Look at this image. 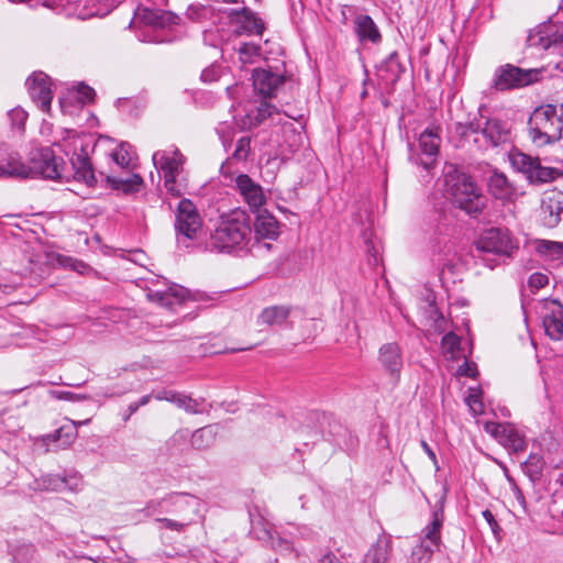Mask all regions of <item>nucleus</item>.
I'll return each mask as SVG.
<instances>
[{
    "label": "nucleus",
    "instance_id": "nucleus-1",
    "mask_svg": "<svg viewBox=\"0 0 563 563\" xmlns=\"http://www.w3.org/2000/svg\"><path fill=\"white\" fill-rule=\"evenodd\" d=\"M251 232L249 214L244 210L234 209L220 218L207 249L218 253H230L242 249L246 245Z\"/></svg>",
    "mask_w": 563,
    "mask_h": 563
},
{
    "label": "nucleus",
    "instance_id": "nucleus-2",
    "mask_svg": "<svg viewBox=\"0 0 563 563\" xmlns=\"http://www.w3.org/2000/svg\"><path fill=\"white\" fill-rule=\"evenodd\" d=\"M64 162L57 158L49 147L40 148L32 153L30 165L11 158L5 165H0V177H36L46 179L62 178Z\"/></svg>",
    "mask_w": 563,
    "mask_h": 563
},
{
    "label": "nucleus",
    "instance_id": "nucleus-3",
    "mask_svg": "<svg viewBox=\"0 0 563 563\" xmlns=\"http://www.w3.org/2000/svg\"><path fill=\"white\" fill-rule=\"evenodd\" d=\"M55 145L69 157L74 177L89 187L93 186L97 179L89 157L93 148L92 140L76 131H66L65 136Z\"/></svg>",
    "mask_w": 563,
    "mask_h": 563
},
{
    "label": "nucleus",
    "instance_id": "nucleus-4",
    "mask_svg": "<svg viewBox=\"0 0 563 563\" xmlns=\"http://www.w3.org/2000/svg\"><path fill=\"white\" fill-rule=\"evenodd\" d=\"M201 506V500L196 496L173 493L164 498L150 500L144 510L148 516L166 512L190 526L199 518Z\"/></svg>",
    "mask_w": 563,
    "mask_h": 563
},
{
    "label": "nucleus",
    "instance_id": "nucleus-5",
    "mask_svg": "<svg viewBox=\"0 0 563 563\" xmlns=\"http://www.w3.org/2000/svg\"><path fill=\"white\" fill-rule=\"evenodd\" d=\"M446 192L452 203L470 216H476L484 208V198L470 176L450 174L445 177Z\"/></svg>",
    "mask_w": 563,
    "mask_h": 563
},
{
    "label": "nucleus",
    "instance_id": "nucleus-6",
    "mask_svg": "<svg viewBox=\"0 0 563 563\" xmlns=\"http://www.w3.org/2000/svg\"><path fill=\"white\" fill-rule=\"evenodd\" d=\"M530 132L537 145L551 144L562 137V119L552 104L541 106L530 113Z\"/></svg>",
    "mask_w": 563,
    "mask_h": 563
},
{
    "label": "nucleus",
    "instance_id": "nucleus-7",
    "mask_svg": "<svg viewBox=\"0 0 563 563\" xmlns=\"http://www.w3.org/2000/svg\"><path fill=\"white\" fill-rule=\"evenodd\" d=\"M440 128H427L418 137V145L409 144L408 159L427 172L435 167L440 152Z\"/></svg>",
    "mask_w": 563,
    "mask_h": 563
},
{
    "label": "nucleus",
    "instance_id": "nucleus-8",
    "mask_svg": "<svg viewBox=\"0 0 563 563\" xmlns=\"http://www.w3.org/2000/svg\"><path fill=\"white\" fill-rule=\"evenodd\" d=\"M202 229V219L189 199H181L175 212V231L177 242L188 247Z\"/></svg>",
    "mask_w": 563,
    "mask_h": 563
},
{
    "label": "nucleus",
    "instance_id": "nucleus-9",
    "mask_svg": "<svg viewBox=\"0 0 563 563\" xmlns=\"http://www.w3.org/2000/svg\"><path fill=\"white\" fill-rule=\"evenodd\" d=\"M545 334L554 341L563 340V305L556 299L544 298L534 306Z\"/></svg>",
    "mask_w": 563,
    "mask_h": 563
},
{
    "label": "nucleus",
    "instance_id": "nucleus-10",
    "mask_svg": "<svg viewBox=\"0 0 563 563\" xmlns=\"http://www.w3.org/2000/svg\"><path fill=\"white\" fill-rule=\"evenodd\" d=\"M476 251L483 254L510 256L515 245L506 231L492 228L485 230L475 242Z\"/></svg>",
    "mask_w": 563,
    "mask_h": 563
},
{
    "label": "nucleus",
    "instance_id": "nucleus-11",
    "mask_svg": "<svg viewBox=\"0 0 563 563\" xmlns=\"http://www.w3.org/2000/svg\"><path fill=\"white\" fill-rule=\"evenodd\" d=\"M528 86V69L505 64L494 71L492 88L497 91H508Z\"/></svg>",
    "mask_w": 563,
    "mask_h": 563
},
{
    "label": "nucleus",
    "instance_id": "nucleus-12",
    "mask_svg": "<svg viewBox=\"0 0 563 563\" xmlns=\"http://www.w3.org/2000/svg\"><path fill=\"white\" fill-rule=\"evenodd\" d=\"M563 44V24L549 20L530 32V46L549 49Z\"/></svg>",
    "mask_w": 563,
    "mask_h": 563
},
{
    "label": "nucleus",
    "instance_id": "nucleus-13",
    "mask_svg": "<svg viewBox=\"0 0 563 563\" xmlns=\"http://www.w3.org/2000/svg\"><path fill=\"white\" fill-rule=\"evenodd\" d=\"M563 212V192L556 189L544 192L538 217L542 225L547 228H554L561 220Z\"/></svg>",
    "mask_w": 563,
    "mask_h": 563
},
{
    "label": "nucleus",
    "instance_id": "nucleus-14",
    "mask_svg": "<svg viewBox=\"0 0 563 563\" xmlns=\"http://www.w3.org/2000/svg\"><path fill=\"white\" fill-rule=\"evenodd\" d=\"M485 430L494 435L506 449L514 453H522L526 449V439L511 424L487 422Z\"/></svg>",
    "mask_w": 563,
    "mask_h": 563
},
{
    "label": "nucleus",
    "instance_id": "nucleus-15",
    "mask_svg": "<svg viewBox=\"0 0 563 563\" xmlns=\"http://www.w3.org/2000/svg\"><path fill=\"white\" fill-rule=\"evenodd\" d=\"M235 188L251 211L257 212L265 205L266 196L262 186L254 181L249 175H238L235 178Z\"/></svg>",
    "mask_w": 563,
    "mask_h": 563
},
{
    "label": "nucleus",
    "instance_id": "nucleus-16",
    "mask_svg": "<svg viewBox=\"0 0 563 563\" xmlns=\"http://www.w3.org/2000/svg\"><path fill=\"white\" fill-rule=\"evenodd\" d=\"M26 86L31 98L38 104L41 110L48 111L53 99L49 77L42 73H33L26 79Z\"/></svg>",
    "mask_w": 563,
    "mask_h": 563
},
{
    "label": "nucleus",
    "instance_id": "nucleus-17",
    "mask_svg": "<svg viewBox=\"0 0 563 563\" xmlns=\"http://www.w3.org/2000/svg\"><path fill=\"white\" fill-rule=\"evenodd\" d=\"M156 168L164 173V178L177 177L185 163V156L176 147L156 151L152 157Z\"/></svg>",
    "mask_w": 563,
    "mask_h": 563
},
{
    "label": "nucleus",
    "instance_id": "nucleus-18",
    "mask_svg": "<svg viewBox=\"0 0 563 563\" xmlns=\"http://www.w3.org/2000/svg\"><path fill=\"white\" fill-rule=\"evenodd\" d=\"M378 361L393 378L398 379L402 367V356L398 344L386 343L378 351Z\"/></svg>",
    "mask_w": 563,
    "mask_h": 563
},
{
    "label": "nucleus",
    "instance_id": "nucleus-19",
    "mask_svg": "<svg viewBox=\"0 0 563 563\" xmlns=\"http://www.w3.org/2000/svg\"><path fill=\"white\" fill-rule=\"evenodd\" d=\"M254 89L263 97H272L276 90L283 85L284 77L263 68L253 71Z\"/></svg>",
    "mask_w": 563,
    "mask_h": 563
},
{
    "label": "nucleus",
    "instance_id": "nucleus-20",
    "mask_svg": "<svg viewBox=\"0 0 563 563\" xmlns=\"http://www.w3.org/2000/svg\"><path fill=\"white\" fill-rule=\"evenodd\" d=\"M137 15L147 25L156 29H172L179 22V16L169 11L159 9H140Z\"/></svg>",
    "mask_w": 563,
    "mask_h": 563
},
{
    "label": "nucleus",
    "instance_id": "nucleus-21",
    "mask_svg": "<svg viewBox=\"0 0 563 563\" xmlns=\"http://www.w3.org/2000/svg\"><path fill=\"white\" fill-rule=\"evenodd\" d=\"M355 33L360 41H368L373 44L379 43L382 35L374 20L367 14H358L354 19Z\"/></svg>",
    "mask_w": 563,
    "mask_h": 563
},
{
    "label": "nucleus",
    "instance_id": "nucleus-22",
    "mask_svg": "<svg viewBox=\"0 0 563 563\" xmlns=\"http://www.w3.org/2000/svg\"><path fill=\"white\" fill-rule=\"evenodd\" d=\"M489 192L500 200H510L515 195V188L503 173L494 170L487 178Z\"/></svg>",
    "mask_w": 563,
    "mask_h": 563
},
{
    "label": "nucleus",
    "instance_id": "nucleus-23",
    "mask_svg": "<svg viewBox=\"0 0 563 563\" xmlns=\"http://www.w3.org/2000/svg\"><path fill=\"white\" fill-rule=\"evenodd\" d=\"M254 222V233L258 239L274 240L279 234L278 222L275 217L267 211L260 212Z\"/></svg>",
    "mask_w": 563,
    "mask_h": 563
},
{
    "label": "nucleus",
    "instance_id": "nucleus-24",
    "mask_svg": "<svg viewBox=\"0 0 563 563\" xmlns=\"http://www.w3.org/2000/svg\"><path fill=\"white\" fill-rule=\"evenodd\" d=\"M188 295V290L181 286L174 285L164 291L148 292V298L161 306L172 308L174 305L181 303Z\"/></svg>",
    "mask_w": 563,
    "mask_h": 563
},
{
    "label": "nucleus",
    "instance_id": "nucleus-25",
    "mask_svg": "<svg viewBox=\"0 0 563 563\" xmlns=\"http://www.w3.org/2000/svg\"><path fill=\"white\" fill-rule=\"evenodd\" d=\"M443 510L438 509L432 514V520L421 531L422 542L428 543L431 548H440L441 544V528L443 526Z\"/></svg>",
    "mask_w": 563,
    "mask_h": 563
},
{
    "label": "nucleus",
    "instance_id": "nucleus-26",
    "mask_svg": "<svg viewBox=\"0 0 563 563\" xmlns=\"http://www.w3.org/2000/svg\"><path fill=\"white\" fill-rule=\"evenodd\" d=\"M482 133L493 146H497L507 141L509 130L505 122L493 118L486 120Z\"/></svg>",
    "mask_w": 563,
    "mask_h": 563
},
{
    "label": "nucleus",
    "instance_id": "nucleus-27",
    "mask_svg": "<svg viewBox=\"0 0 563 563\" xmlns=\"http://www.w3.org/2000/svg\"><path fill=\"white\" fill-rule=\"evenodd\" d=\"M291 308L289 306H271L262 310L257 323L266 325H280L289 317Z\"/></svg>",
    "mask_w": 563,
    "mask_h": 563
},
{
    "label": "nucleus",
    "instance_id": "nucleus-28",
    "mask_svg": "<svg viewBox=\"0 0 563 563\" xmlns=\"http://www.w3.org/2000/svg\"><path fill=\"white\" fill-rule=\"evenodd\" d=\"M391 551V540L388 537H380L369 548L364 556L363 563H386Z\"/></svg>",
    "mask_w": 563,
    "mask_h": 563
},
{
    "label": "nucleus",
    "instance_id": "nucleus-29",
    "mask_svg": "<svg viewBox=\"0 0 563 563\" xmlns=\"http://www.w3.org/2000/svg\"><path fill=\"white\" fill-rule=\"evenodd\" d=\"M561 175L560 169L542 166L538 157L532 158L530 156V183H549L555 180Z\"/></svg>",
    "mask_w": 563,
    "mask_h": 563
},
{
    "label": "nucleus",
    "instance_id": "nucleus-30",
    "mask_svg": "<svg viewBox=\"0 0 563 563\" xmlns=\"http://www.w3.org/2000/svg\"><path fill=\"white\" fill-rule=\"evenodd\" d=\"M536 251L547 261L563 260V242L536 240Z\"/></svg>",
    "mask_w": 563,
    "mask_h": 563
},
{
    "label": "nucleus",
    "instance_id": "nucleus-31",
    "mask_svg": "<svg viewBox=\"0 0 563 563\" xmlns=\"http://www.w3.org/2000/svg\"><path fill=\"white\" fill-rule=\"evenodd\" d=\"M107 180L112 188L120 189L126 194L137 192L143 185V179L137 174H133L128 178L108 176Z\"/></svg>",
    "mask_w": 563,
    "mask_h": 563
},
{
    "label": "nucleus",
    "instance_id": "nucleus-32",
    "mask_svg": "<svg viewBox=\"0 0 563 563\" xmlns=\"http://www.w3.org/2000/svg\"><path fill=\"white\" fill-rule=\"evenodd\" d=\"M380 73H387L386 75H382V77L390 82H395L399 79L401 73L404 71V67L399 62L398 54L393 52L387 59L379 67Z\"/></svg>",
    "mask_w": 563,
    "mask_h": 563
},
{
    "label": "nucleus",
    "instance_id": "nucleus-33",
    "mask_svg": "<svg viewBox=\"0 0 563 563\" xmlns=\"http://www.w3.org/2000/svg\"><path fill=\"white\" fill-rule=\"evenodd\" d=\"M253 532L258 540L271 541L272 548L276 551L287 552L292 550V544L288 541L282 540L280 538L274 539L272 531L266 525H262L261 528L253 527Z\"/></svg>",
    "mask_w": 563,
    "mask_h": 563
},
{
    "label": "nucleus",
    "instance_id": "nucleus-34",
    "mask_svg": "<svg viewBox=\"0 0 563 563\" xmlns=\"http://www.w3.org/2000/svg\"><path fill=\"white\" fill-rule=\"evenodd\" d=\"M214 439L216 430L212 426H208L196 430L191 435L190 443L197 450H205L211 446Z\"/></svg>",
    "mask_w": 563,
    "mask_h": 563
},
{
    "label": "nucleus",
    "instance_id": "nucleus-35",
    "mask_svg": "<svg viewBox=\"0 0 563 563\" xmlns=\"http://www.w3.org/2000/svg\"><path fill=\"white\" fill-rule=\"evenodd\" d=\"M241 27L249 34L261 35L264 31L263 21L257 18L251 10L244 8L240 12Z\"/></svg>",
    "mask_w": 563,
    "mask_h": 563
},
{
    "label": "nucleus",
    "instance_id": "nucleus-36",
    "mask_svg": "<svg viewBox=\"0 0 563 563\" xmlns=\"http://www.w3.org/2000/svg\"><path fill=\"white\" fill-rule=\"evenodd\" d=\"M202 400L194 399L190 396L181 393H177L175 399H173L174 405L190 415L202 413Z\"/></svg>",
    "mask_w": 563,
    "mask_h": 563
},
{
    "label": "nucleus",
    "instance_id": "nucleus-37",
    "mask_svg": "<svg viewBox=\"0 0 563 563\" xmlns=\"http://www.w3.org/2000/svg\"><path fill=\"white\" fill-rule=\"evenodd\" d=\"M443 354L450 360H457L461 352V339L454 332H449L442 338Z\"/></svg>",
    "mask_w": 563,
    "mask_h": 563
},
{
    "label": "nucleus",
    "instance_id": "nucleus-38",
    "mask_svg": "<svg viewBox=\"0 0 563 563\" xmlns=\"http://www.w3.org/2000/svg\"><path fill=\"white\" fill-rule=\"evenodd\" d=\"M129 143H121L119 147L111 154L117 165L122 168H130L134 158V154L130 151Z\"/></svg>",
    "mask_w": 563,
    "mask_h": 563
},
{
    "label": "nucleus",
    "instance_id": "nucleus-39",
    "mask_svg": "<svg viewBox=\"0 0 563 563\" xmlns=\"http://www.w3.org/2000/svg\"><path fill=\"white\" fill-rule=\"evenodd\" d=\"M274 114H279L277 108L268 102H263L256 109L255 113L249 114V118L252 120V124L254 126L260 125L268 118H273Z\"/></svg>",
    "mask_w": 563,
    "mask_h": 563
},
{
    "label": "nucleus",
    "instance_id": "nucleus-40",
    "mask_svg": "<svg viewBox=\"0 0 563 563\" xmlns=\"http://www.w3.org/2000/svg\"><path fill=\"white\" fill-rule=\"evenodd\" d=\"M36 489L60 492L64 490V481L59 475H46L36 481Z\"/></svg>",
    "mask_w": 563,
    "mask_h": 563
},
{
    "label": "nucleus",
    "instance_id": "nucleus-41",
    "mask_svg": "<svg viewBox=\"0 0 563 563\" xmlns=\"http://www.w3.org/2000/svg\"><path fill=\"white\" fill-rule=\"evenodd\" d=\"M438 550L439 549L431 548L428 543L420 541V543L413 548L411 559L415 563H427Z\"/></svg>",
    "mask_w": 563,
    "mask_h": 563
},
{
    "label": "nucleus",
    "instance_id": "nucleus-42",
    "mask_svg": "<svg viewBox=\"0 0 563 563\" xmlns=\"http://www.w3.org/2000/svg\"><path fill=\"white\" fill-rule=\"evenodd\" d=\"M70 423L71 426H62L55 432L48 434L47 439L55 442L62 438H66L63 444H70L77 434L75 421H70Z\"/></svg>",
    "mask_w": 563,
    "mask_h": 563
},
{
    "label": "nucleus",
    "instance_id": "nucleus-43",
    "mask_svg": "<svg viewBox=\"0 0 563 563\" xmlns=\"http://www.w3.org/2000/svg\"><path fill=\"white\" fill-rule=\"evenodd\" d=\"M251 152V137L243 136L238 140L235 150L232 154V159L244 162L249 157Z\"/></svg>",
    "mask_w": 563,
    "mask_h": 563
},
{
    "label": "nucleus",
    "instance_id": "nucleus-44",
    "mask_svg": "<svg viewBox=\"0 0 563 563\" xmlns=\"http://www.w3.org/2000/svg\"><path fill=\"white\" fill-rule=\"evenodd\" d=\"M155 521L161 525V528L176 532H184L189 527V525L178 518L157 517Z\"/></svg>",
    "mask_w": 563,
    "mask_h": 563
},
{
    "label": "nucleus",
    "instance_id": "nucleus-45",
    "mask_svg": "<svg viewBox=\"0 0 563 563\" xmlns=\"http://www.w3.org/2000/svg\"><path fill=\"white\" fill-rule=\"evenodd\" d=\"M509 161L514 168L523 174H528V155L521 152L512 151L509 154Z\"/></svg>",
    "mask_w": 563,
    "mask_h": 563
},
{
    "label": "nucleus",
    "instance_id": "nucleus-46",
    "mask_svg": "<svg viewBox=\"0 0 563 563\" xmlns=\"http://www.w3.org/2000/svg\"><path fill=\"white\" fill-rule=\"evenodd\" d=\"M466 404L474 415H482L484 412V404L481 399V390L473 389L466 397Z\"/></svg>",
    "mask_w": 563,
    "mask_h": 563
},
{
    "label": "nucleus",
    "instance_id": "nucleus-47",
    "mask_svg": "<svg viewBox=\"0 0 563 563\" xmlns=\"http://www.w3.org/2000/svg\"><path fill=\"white\" fill-rule=\"evenodd\" d=\"M62 481H64V489H68L70 492H78L81 489L82 479L77 472L62 476Z\"/></svg>",
    "mask_w": 563,
    "mask_h": 563
},
{
    "label": "nucleus",
    "instance_id": "nucleus-48",
    "mask_svg": "<svg viewBox=\"0 0 563 563\" xmlns=\"http://www.w3.org/2000/svg\"><path fill=\"white\" fill-rule=\"evenodd\" d=\"M258 46L253 43H244L239 48L240 59L243 63H247L253 56L258 54Z\"/></svg>",
    "mask_w": 563,
    "mask_h": 563
},
{
    "label": "nucleus",
    "instance_id": "nucleus-49",
    "mask_svg": "<svg viewBox=\"0 0 563 563\" xmlns=\"http://www.w3.org/2000/svg\"><path fill=\"white\" fill-rule=\"evenodd\" d=\"M549 284V276L543 273H534L530 275V291L540 289Z\"/></svg>",
    "mask_w": 563,
    "mask_h": 563
},
{
    "label": "nucleus",
    "instance_id": "nucleus-50",
    "mask_svg": "<svg viewBox=\"0 0 563 563\" xmlns=\"http://www.w3.org/2000/svg\"><path fill=\"white\" fill-rule=\"evenodd\" d=\"M221 76V68L219 66H210L202 70L201 73V79L205 82H212L220 78Z\"/></svg>",
    "mask_w": 563,
    "mask_h": 563
},
{
    "label": "nucleus",
    "instance_id": "nucleus-51",
    "mask_svg": "<svg viewBox=\"0 0 563 563\" xmlns=\"http://www.w3.org/2000/svg\"><path fill=\"white\" fill-rule=\"evenodd\" d=\"M9 117L11 118L13 125L18 129H23L27 119V113L22 109H13L9 112Z\"/></svg>",
    "mask_w": 563,
    "mask_h": 563
},
{
    "label": "nucleus",
    "instance_id": "nucleus-52",
    "mask_svg": "<svg viewBox=\"0 0 563 563\" xmlns=\"http://www.w3.org/2000/svg\"><path fill=\"white\" fill-rule=\"evenodd\" d=\"M34 549L31 545H24L21 549H16L13 552V558L16 561H29L33 558Z\"/></svg>",
    "mask_w": 563,
    "mask_h": 563
},
{
    "label": "nucleus",
    "instance_id": "nucleus-53",
    "mask_svg": "<svg viewBox=\"0 0 563 563\" xmlns=\"http://www.w3.org/2000/svg\"><path fill=\"white\" fill-rule=\"evenodd\" d=\"M51 396L59 399V400H70V401H78L80 399H85V396L76 395L71 391L67 390H52Z\"/></svg>",
    "mask_w": 563,
    "mask_h": 563
},
{
    "label": "nucleus",
    "instance_id": "nucleus-54",
    "mask_svg": "<svg viewBox=\"0 0 563 563\" xmlns=\"http://www.w3.org/2000/svg\"><path fill=\"white\" fill-rule=\"evenodd\" d=\"M530 481H534V474L540 472L543 466V459L538 454H530Z\"/></svg>",
    "mask_w": 563,
    "mask_h": 563
},
{
    "label": "nucleus",
    "instance_id": "nucleus-55",
    "mask_svg": "<svg viewBox=\"0 0 563 563\" xmlns=\"http://www.w3.org/2000/svg\"><path fill=\"white\" fill-rule=\"evenodd\" d=\"M77 91L79 93L80 102L86 103L93 100L95 90L91 87L85 84H79Z\"/></svg>",
    "mask_w": 563,
    "mask_h": 563
},
{
    "label": "nucleus",
    "instance_id": "nucleus-56",
    "mask_svg": "<svg viewBox=\"0 0 563 563\" xmlns=\"http://www.w3.org/2000/svg\"><path fill=\"white\" fill-rule=\"evenodd\" d=\"M457 374L461 376L474 378L477 375V366L475 363H468L465 361L462 365L459 366Z\"/></svg>",
    "mask_w": 563,
    "mask_h": 563
},
{
    "label": "nucleus",
    "instance_id": "nucleus-57",
    "mask_svg": "<svg viewBox=\"0 0 563 563\" xmlns=\"http://www.w3.org/2000/svg\"><path fill=\"white\" fill-rule=\"evenodd\" d=\"M483 517L484 519L486 520V522L489 525L494 536L499 539V534H500V527L498 525V522L496 521L494 515L489 511V510H484L483 511Z\"/></svg>",
    "mask_w": 563,
    "mask_h": 563
},
{
    "label": "nucleus",
    "instance_id": "nucleus-58",
    "mask_svg": "<svg viewBox=\"0 0 563 563\" xmlns=\"http://www.w3.org/2000/svg\"><path fill=\"white\" fill-rule=\"evenodd\" d=\"M178 391L172 390V389H161L153 394V397L156 400H165L173 404V399H175Z\"/></svg>",
    "mask_w": 563,
    "mask_h": 563
},
{
    "label": "nucleus",
    "instance_id": "nucleus-59",
    "mask_svg": "<svg viewBox=\"0 0 563 563\" xmlns=\"http://www.w3.org/2000/svg\"><path fill=\"white\" fill-rule=\"evenodd\" d=\"M178 391L172 390V389H161L153 394V397L156 400H165L173 404V399H175Z\"/></svg>",
    "mask_w": 563,
    "mask_h": 563
},
{
    "label": "nucleus",
    "instance_id": "nucleus-60",
    "mask_svg": "<svg viewBox=\"0 0 563 563\" xmlns=\"http://www.w3.org/2000/svg\"><path fill=\"white\" fill-rule=\"evenodd\" d=\"M164 186L170 195L175 197H179L181 195L180 189L176 185V177L164 178Z\"/></svg>",
    "mask_w": 563,
    "mask_h": 563
},
{
    "label": "nucleus",
    "instance_id": "nucleus-61",
    "mask_svg": "<svg viewBox=\"0 0 563 563\" xmlns=\"http://www.w3.org/2000/svg\"><path fill=\"white\" fill-rule=\"evenodd\" d=\"M319 563H342V562L334 553L328 552L320 559Z\"/></svg>",
    "mask_w": 563,
    "mask_h": 563
},
{
    "label": "nucleus",
    "instance_id": "nucleus-62",
    "mask_svg": "<svg viewBox=\"0 0 563 563\" xmlns=\"http://www.w3.org/2000/svg\"><path fill=\"white\" fill-rule=\"evenodd\" d=\"M521 309H522V313H523V322H525L526 327L528 328V309H527V305L525 301L523 288H521Z\"/></svg>",
    "mask_w": 563,
    "mask_h": 563
},
{
    "label": "nucleus",
    "instance_id": "nucleus-63",
    "mask_svg": "<svg viewBox=\"0 0 563 563\" xmlns=\"http://www.w3.org/2000/svg\"><path fill=\"white\" fill-rule=\"evenodd\" d=\"M140 406L137 402H131L128 407V415L124 417V420H128L133 413H135L139 410Z\"/></svg>",
    "mask_w": 563,
    "mask_h": 563
},
{
    "label": "nucleus",
    "instance_id": "nucleus-64",
    "mask_svg": "<svg viewBox=\"0 0 563 563\" xmlns=\"http://www.w3.org/2000/svg\"><path fill=\"white\" fill-rule=\"evenodd\" d=\"M542 71H543L542 69H530V77H529L530 85L534 81L540 80L539 74Z\"/></svg>",
    "mask_w": 563,
    "mask_h": 563
}]
</instances>
